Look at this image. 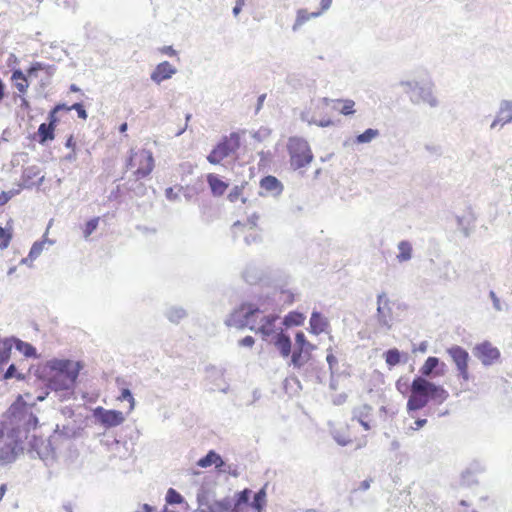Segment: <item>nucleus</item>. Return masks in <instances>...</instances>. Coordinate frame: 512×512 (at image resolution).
Masks as SVG:
<instances>
[{
    "label": "nucleus",
    "instance_id": "nucleus-1",
    "mask_svg": "<svg viewBox=\"0 0 512 512\" xmlns=\"http://www.w3.org/2000/svg\"><path fill=\"white\" fill-rule=\"evenodd\" d=\"M409 391L410 395L406 404L408 412L424 408L430 400L442 403L449 396L442 386L430 382L421 376L413 379Z\"/></svg>",
    "mask_w": 512,
    "mask_h": 512
},
{
    "label": "nucleus",
    "instance_id": "nucleus-2",
    "mask_svg": "<svg viewBox=\"0 0 512 512\" xmlns=\"http://www.w3.org/2000/svg\"><path fill=\"white\" fill-rule=\"evenodd\" d=\"M278 317L275 315H266L261 318L260 325L255 331L262 335L263 340L273 343L279 350L282 357L286 358L291 353V340L288 335L283 333V330L276 328V321Z\"/></svg>",
    "mask_w": 512,
    "mask_h": 512
},
{
    "label": "nucleus",
    "instance_id": "nucleus-3",
    "mask_svg": "<svg viewBox=\"0 0 512 512\" xmlns=\"http://www.w3.org/2000/svg\"><path fill=\"white\" fill-rule=\"evenodd\" d=\"M80 364L71 360H55L51 369L53 375L50 379L55 390H66L73 387L80 371Z\"/></svg>",
    "mask_w": 512,
    "mask_h": 512
},
{
    "label": "nucleus",
    "instance_id": "nucleus-4",
    "mask_svg": "<svg viewBox=\"0 0 512 512\" xmlns=\"http://www.w3.org/2000/svg\"><path fill=\"white\" fill-rule=\"evenodd\" d=\"M126 168L132 172L135 181L148 177L154 169L152 152L147 149H131Z\"/></svg>",
    "mask_w": 512,
    "mask_h": 512
},
{
    "label": "nucleus",
    "instance_id": "nucleus-5",
    "mask_svg": "<svg viewBox=\"0 0 512 512\" xmlns=\"http://www.w3.org/2000/svg\"><path fill=\"white\" fill-rule=\"evenodd\" d=\"M266 315L253 304H243L236 310L228 322V325H235L239 328L249 327L250 330L256 331L260 325L262 317Z\"/></svg>",
    "mask_w": 512,
    "mask_h": 512
},
{
    "label": "nucleus",
    "instance_id": "nucleus-6",
    "mask_svg": "<svg viewBox=\"0 0 512 512\" xmlns=\"http://www.w3.org/2000/svg\"><path fill=\"white\" fill-rule=\"evenodd\" d=\"M241 145V135L239 132H232L224 136L207 156L211 164H219L225 158L237 152Z\"/></svg>",
    "mask_w": 512,
    "mask_h": 512
},
{
    "label": "nucleus",
    "instance_id": "nucleus-7",
    "mask_svg": "<svg viewBox=\"0 0 512 512\" xmlns=\"http://www.w3.org/2000/svg\"><path fill=\"white\" fill-rule=\"evenodd\" d=\"M287 148L290 155V164L294 169L305 167L313 160L312 151L308 142L304 139L290 138Z\"/></svg>",
    "mask_w": 512,
    "mask_h": 512
},
{
    "label": "nucleus",
    "instance_id": "nucleus-8",
    "mask_svg": "<svg viewBox=\"0 0 512 512\" xmlns=\"http://www.w3.org/2000/svg\"><path fill=\"white\" fill-rule=\"evenodd\" d=\"M316 346L305 336L304 332L298 331L295 335V349L291 355V364L295 368H301L312 359V352Z\"/></svg>",
    "mask_w": 512,
    "mask_h": 512
},
{
    "label": "nucleus",
    "instance_id": "nucleus-9",
    "mask_svg": "<svg viewBox=\"0 0 512 512\" xmlns=\"http://www.w3.org/2000/svg\"><path fill=\"white\" fill-rule=\"evenodd\" d=\"M34 404V402L28 404L24 401L23 396L19 395L9 408L11 416L19 421H23L24 428L27 431L35 429L38 424L37 417L30 411Z\"/></svg>",
    "mask_w": 512,
    "mask_h": 512
},
{
    "label": "nucleus",
    "instance_id": "nucleus-10",
    "mask_svg": "<svg viewBox=\"0 0 512 512\" xmlns=\"http://www.w3.org/2000/svg\"><path fill=\"white\" fill-rule=\"evenodd\" d=\"M341 107V99H329L323 98L316 105V112L319 117L315 115V118L312 122L320 127H328L334 124L331 119V115L334 112H339V108Z\"/></svg>",
    "mask_w": 512,
    "mask_h": 512
},
{
    "label": "nucleus",
    "instance_id": "nucleus-11",
    "mask_svg": "<svg viewBox=\"0 0 512 512\" xmlns=\"http://www.w3.org/2000/svg\"><path fill=\"white\" fill-rule=\"evenodd\" d=\"M63 108H65L64 104L56 105L48 114V123L40 124L37 131L39 143L44 144L47 141H52L55 138V129L59 122L57 113Z\"/></svg>",
    "mask_w": 512,
    "mask_h": 512
},
{
    "label": "nucleus",
    "instance_id": "nucleus-12",
    "mask_svg": "<svg viewBox=\"0 0 512 512\" xmlns=\"http://www.w3.org/2000/svg\"><path fill=\"white\" fill-rule=\"evenodd\" d=\"M447 353L456 365L459 377L464 381H468L470 379L468 352L464 348L455 345L448 348Z\"/></svg>",
    "mask_w": 512,
    "mask_h": 512
},
{
    "label": "nucleus",
    "instance_id": "nucleus-13",
    "mask_svg": "<svg viewBox=\"0 0 512 512\" xmlns=\"http://www.w3.org/2000/svg\"><path fill=\"white\" fill-rule=\"evenodd\" d=\"M474 355L485 366H490L500 359V351L489 341H484L474 347Z\"/></svg>",
    "mask_w": 512,
    "mask_h": 512
},
{
    "label": "nucleus",
    "instance_id": "nucleus-14",
    "mask_svg": "<svg viewBox=\"0 0 512 512\" xmlns=\"http://www.w3.org/2000/svg\"><path fill=\"white\" fill-rule=\"evenodd\" d=\"M95 415L105 427H115L125 421L123 413L117 410H105L102 407H98L95 410Z\"/></svg>",
    "mask_w": 512,
    "mask_h": 512
},
{
    "label": "nucleus",
    "instance_id": "nucleus-15",
    "mask_svg": "<svg viewBox=\"0 0 512 512\" xmlns=\"http://www.w3.org/2000/svg\"><path fill=\"white\" fill-rule=\"evenodd\" d=\"M390 300L385 293L378 295L377 298V319L381 325L390 328L389 321L392 318V309Z\"/></svg>",
    "mask_w": 512,
    "mask_h": 512
},
{
    "label": "nucleus",
    "instance_id": "nucleus-16",
    "mask_svg": "<svg viewBox=\"0 0 512 512\" xmlns=\"http://www.w3.org/2000/svg\"><path fill=\"white\" fill-rule=\"evenodd\" d=\"M350 426H346L345 430L343 431H337L335 433V440L338 444L342 445V446H345V445H349V444H353L355 443V447L357 449L359 448H362L364 446H366L367 444V439L365 436H363L362 438H360L359 440H357L355 437H353L350 433Z\"/></svg>",
    "mask_w": 512,
    "mask_h": 512
},
{
    "label": "nucleus",
    "instance_id": "nucleus-17",
    "mask_svg": "<svg viewBox=\"0 0 512 512\" xmlns=\"http://www.w3.org/2000/svg\"><path fill=\"white\" fill-rule=\"evenodd\" d=\"M176 69L168 62L159 63L151 74V79L156 83H161L175 74Z\"/></svg>",
    "mask_w": 512,
    "mask_h": 512
},
{
    "label": "nucleus",
    "instance_id": "nucleus-18",
    "mask_svg": "<svg viewBox=\"0 0 512 512\" xmlns=\"http://www.w3.org/2000/svg\"><path fill=\"white\" fill-rule=\"evenodd\" d=\"M309 325L310 333L314 335H319L327 331V329L329 328V321L321 313L314 311L311 314Z\"/></svg>",
    "mask_w": 512,
    "mask_h": 512
},
{
    "label": "nucleus",
    "instance_id": "nucleus-19",
    "mask_svg": "<svg viewBox=\"0 0 512 512\" xmlns=\"http://www.w3.org/2000/svg\"><path fill=\"white\" fill-rule=\"evenodd\" d=\"M212 465H214L218 471H223L222 467L224 466V461L214 450H210L206 456L197 461V466L201 468H207Z\"/></svg>",
    "mask_w": 512,
    "mask_h": 512
},
{
    "label": "nucleus",
    "instance_id": "nucleus-20",
    "mask_svg": "<svg viewBox=\"0 0 512 512\" xmlns=\"http://www.w3.org/2000/svg\"><path fill=\"white\" fill-rule=\"evenodd\" d=\"M207 182L214 196H222L228 188V184L215 174H209Z\"/></svg>",
    "mask_w": 512,
    "mask_h": 512
},
{
    "label": "nucleus",
    "instance_id": "nucleus-21",
    "mask_svg": "<svg viewBox=\"0 0 512 512\" xmlns=\"http://www.w3.org/2000/svg\"><path fill=\"white\" fill-rule=\"evenodd\" d=\"M260 187L267 192H273L275 194H280L283 190L282 183L275 176H266L261 179Z\"/></svg>",
    "mask_w": 512,
    "mask_h": 512
},
{
    "label": "nucleus",
    "instance_id": "nucleus-22",
    "mask_svg": "<svg viewBox=\"0 0 512 512\" xmlns=\"http://www.w3.org/2000/svg\"><path fill=\"white\" fill-rule=\"evenodd\" d=\"M13 237V220L10 218L5 227L0 226V249L8 248Z\"/></svg>",
    "mask_w": 512,
    "mask_h": 512
},
{
    "label": "nucleus",
    "instance_id": "nucleus-23",
    "mask_svg": "<svg viewBox=\"0 0 512 512\" xmlns=\"http://www.w3.org/2000/svg\"><path fill=\"white\" fill-rule=\"evenodd\" d=\"M11 80L20 94H25L29 87L27 76L21 70L12 72Z\"/></svg>",
    "mask_w": 512,
    "mask_h": 512
},
{
    "label": "nucleus",
    "instance_id": "nucleus-24",
    "mask_svg": "<svg viewBox=\"0 0 512 512\" xmlns=\"http://www.w3.org/2000/svg\"><path fill=\"white\" fill-rule=\"evenodd\" d=\"M371 412V407L365 405L362 408L358 409L354 412V416L352 420H357L358 423L366 430H370L371 426L369 424V416Z\"/></svg>",
    "mask_w": 512,
    "mask_h": 512
},
{
    "label": "nucleus",
    "instance_id": "nucleus-25",
    "mask_svg": "<svg viewBox=\"0 0 512 512\" xmlns=\"http://www.w3.org/2000/svg\"><path fill=\"white\" fill-rule=\"evenodd\" d=\"M17 443L13 444H6L3 447L0 448V462L4 464H8L13 462L16 459L17 452H16Z\"/></svg>",
    "mask_w": 512,
    "mask_h": 512
},
{
    "label": "nucleus",
    "instance_id": "nucleus-26",
    "mask_svg": "<svg viewBox=\"0 0 512 512\" xmlns=\"http://www.w3.org/2000/svg\"><path fill=\"white\" fill-rule=\"evenodd\" d=\"M440 361L437 357H428L420 368L421 377H429L435 372Z\"/></svg>",
    "mask_w": 512,
    "mask_h": 512
},
{
    "label": "nucleus",
    "instance_id": "nucleus-27",
    "mask_svg": "<svg viewBox=\"0 0 512 512\" xmlns=\"http://www.w3.org/2000/svg\"><path fill=\"white\" fill-rule=\"evenodd\" d=\"M266 490L265 488L260 489L253 498V501L250 503V506L256 511V512H262L263 508L266 505Z\"/></svg>",
    "mask_w": 512,
    "mask_h": 512
},
{
    "label": "nucleus",
    "instance_id": "nucleus-28",
    "mask_svg": "<svg viewBox=\"0 0 512 512\" xmlns=\"http://www.w3.org/2000/svg\"><path fill=\"white\" fill-rule=\"evenodd\" d=\"M399 254L397 255V259L399 262H405L411 259L412 257V245L408 241H401L398 244Z\"/></svg>",
    "mask_w": 512,
    "mask_h": 512
},
{
    "label": "nucleus",
    "instance_id": "nucleus-29",
    "mask_svg": "<svg viewBox=\"0 0 512 512\" xmlns=\"http://www.w3.org/2000/svg\"><path fill=\"white\" fill-rule=\"evenodd\" d=\"M12 344L10 340L5 339L0 341V365L7 363L11 357Z\"/></svg>",
    "mask_w": 512,
    "mask_h": 512
},
{
    "label": "nucleus",
    "instance_id": "nucleus-30",
    "mask_svg": "<svg viewBox=\"0 0 512 512\" xmlns=\"http://www.w3.org/2000/svg\"><path fill=\"white\" fill-rule=\"evenodd\" d=\"M304 321L305 316L302 313L296 311L289 312L284 318V323L287 326H300L304 323Z\"/></svg>",
    "mask_w": 512,
    "mask_h": 512
},
{
    "label": "nucleus",
    "instance_id": "nucleus-31",
    "mask_svg": "<svg viewBox=\"0 0 512 512\" xmlns=\"http://www.w3.org/2000/svg\"><path fill=\"white\" fill-rule=\"evenodd\" d=\"M251 493L250 489L245 488L235 495V510H239L243 505L248 504Z\"/></svg>",
    "mask_w": 512,
    "mask_h": 512
},
{
    "label": "nucleus",
    "instance_id": "nucleus-32",
    "mask_svg": "<svg viewBox=\"0 0 512 512\" xmlns=\"http://www.w3.org/2000/svg\"><path fill=\"white\" fill-rule=\"evenodd\" d=\"M385 361L389 367L398 365L401 362V354L398 349H389L385 353Z\"/></svg>",
    "mask_w": 512,
    "mask_h": 512
},
{
    "label": "nucleus",
    "instance_id": "nucleus-33",
    "mask_svg": "<svg viewBox=\"0 0 512 512\" xmlns=\"http://www.w3.org/2000/svg\"><path fill=\"white\" fill-rule=\"evenodd\" d=\"M99 221V217H94L85 223L82 228L84 238L87 239L97 229Z\"/></svg>",
    "mask_w": 512,
    "mask_h": 512
},
{
    "label": "nucleus",
    "instance_id": "nucleus-34",
    "mask_svg": "<svg viewBox=\"0 0 512 512\" xmlns=\"http://www.w3.org/2000/svg\"><path fill=\"white\" fill-rule=\"evenodd\" d=\"M355 102L351 99H341V107L339 113L345 116L355 113Z\"/></svg>",
    "mask_w": 512,
    "mask_h": 512
},
{
    "label": "nucleus",
    "instance_id": "nucleus-35",
    "mask_svg": "<svg viewBox=\"0 0 512 512\" xmlns=\"http://www.w3.org/2000/svg\"><path fill=\"white\" fill-rule=\"evenodd\" d=\"M16 348L26 357H31L35 355V348L29 343L17 340Z\"/></svg>",
    "mask_w": 512,
    "mask_h": 512
},
{
    "label": "nucleus",
    "instance_id": "nucleus-36",
    "mask_svg": "<svg viewBox=\"0 0 512 512\" xmlns=\"http://www.w3.org/2000/svg\"><path fill=\"white\" fill-rule=\"evenodd\" d=\"M318 15H319V13H311V14H309L305 10H299L298 14H297V19H296V22H295V25H294V29H296L298 26H301L304 22L309 20L311 17H316Z\"/></svg>",
    "mask_w": 512,
    "mask_h": 512
},
{
    "label": "nucleus",
    "instance_id": "nucleus-37",
    "mask_svg": "<svg viewBox=\"0 0 512 512\" xmlns=\"http://www.w3.org/2000/svg\"><path fill=\"white\" fill-rule=\"evenodd\" d=\"M378 135V131L374 129H367L365 132L357 136L358 143H368Z\"/></svg>",
    "mask_w": 512,
    "mask_h": 512
},
{
    "label": "nucleus",
    "instance_id": "nucleus-38",
    "mask_svg": "<svg viewBox=\"0 0 512 512\" xmlns=\"http://www.w3.org/2000/svg\"><path fill=\"white\" fill-rule=\"evenodd\" d=\"M166 501L170 504H180L183 497L173 488H170L166 494Z\"/></svg>",
    "mask_w": 512,
    "mask_h": 512
},
{
    "label": "nucleus",
    "instance_id": "nucleus-39",
    "mask_svg": "<svg viewBox=\"0 0 512 512\" xmlns=\"http://www.w3.org/2000/svg\"><path fill=\"white\" fill-rule=\"evenodd\" d=\"M117 400H119V401L128 400L129 401V411H132L134 409L135 400H134V397L132 396L129 389H127V388L122 389L121 394L118 396Z\"/></svg>",
    "mask_w": 512,
    "mask_h": 512
},
{
    "label": "nucleus",
    "instance_id": "nucleus-40",
    "mask_svg": "<svg viewBox=\"0 0 512 512\" xmlns=\"http://www.w3.org/2000/svg\"><path fill=\"white\" fill-rule=\"evenodd\" d=\"M62 110H75L78 114V117L83 119V120H86L88 115H87V112L86 110L84 109V106L81 104V103H75L73 104L72 106L70 107H67L65 106V108H63Z\"/></svg>",
    "mask_w": 512,
    "mask_h": 512
},
{
    "label": "nucleus",
    "instance_id": "nucleus-41",
    "mask_svg": "<svg viewBox=\"0 0 512 512\" xmlns=\"http://www.w3.org/2000/svg\"><path fill=\"white\" fill-rule=\"evenodd\" d=\"M244 186H235L228 194V199L231 202H236L243 195Z\"/></svg>",
    "mask_w": 512,
    "mask_h": 512
},
{
    "label": "nucleus",
    "instance_id": "nucleus-42",
    "mask_svg": "<svg viewBox=\"0 0 512 512\" xmlns=\"http://www.w3.org/2000/svg\"><path fill=\"white\" fill-rule=\"evenodd\" d=\"M12 377H16L19 380L24 379V375L21 373H16V367L14 364H11L4 374V379H10Z\"/></svg>",
    "mask_w": 512,
    "mask_h": 512
},
{
    "label": "nucleus",
    "instance_id": "nucleus-43",
    "mask_svg": "<svg viewBox=\"0 0 512 512\" xmlns=\"http://www.w3.org/2000/svg\"><path fill=\"white\" fill-rule=\"evenodd\" d=\"M65 146L67 148L71 149V151H72V154L69 155V158H75V156H76V141H75L73 135H70L67 138Z\"/></svg>",
    "mask_w": 512,
    "mask_h": 512
},
{
    "label": "nucleus",
    "instance_id": "nucleus-44",
    "mask_svg": "<svg viewBox=\"0 0 512 512\" xmlns=\"http://www.w3.org/2000/svg\"><path fill=\"white\" fill-rule=\"evenodd\" d=\"M396 388L397 390L402 393V394H405L407 391H408V384L406 381H403L402 378H400L397 382H396Z\"/></svg>",
    "mask_w": 512,
    "mask_h": 512
},
{
    "label": "nucleus",
    "instance_id": "nucleus-45",
    "mask_svg": "<svg viewBox=\"0 0 512 512\" xmlns=\"http://www.w3.org/2000/svg\"><path fill=\"white\" fill-rule=\"evenodd\" d=\"M41 251H42V244L35 243L30 250L29 256L31 258H35L41 253Z\"/></svg>",
    "mask_w": 512,
    "mask_h": 512
},
{
    "label": "nucleus",
    "instance_id": "nucleus-46",
    "mask_svg": "<svg viewBox=\"0 0 512 512\" xmlns=\"http://www.w3.org/2000/svg\"><path fill=\"white\" fill-rule=\"evenodd\" d=\"M255 343V340L252 336H246L240 340L239 344L244 347H252Z\"/></svg>",
    "mask_w": 512,
    "mask_h": 512
},
{
    "label": "nucleus",
    "instance_id": "nucleus-47",
    "mask_svg": "<svg viewBox=\"0 0 512 512\" xmlns=\"http://www.w3.org/2000/svg\"><path fill=\"white\" fill-rule=\"evenodd\" d=\"M160 52L162 54H166L168 56H176V50L172 46H163L160 48Z\"/></svg>",
    "mask_w": 512,
    "mask_h": 512
},
{
    "label": "nucleus",
    "instance_id": "nucleus-48",
    "mask_svg": "<svg viewBox=\"0 0 512 512\" xmlns=\"http://www.w3.org/2000/svg\"><path fill=\"white\" fill-rule=\"evenodd\" d=\"M326 360L330 366V368H332L334 365L337 364V359L336 357L334 356V354L332 353V350L331 349H328V353H327V357H326Z\"/></svg>",
    "mask_w": 512,
    "mask_h": 512
},
{
    "label": "nucleus",
    "instance_id": "nucleus-49",
    "mask_svg": "<svg viewBox=\"0 0 512 512\" xmlns=\"http://www.w3.org/2000/svg\"><path fill=\"white\" fill-rule=\"evenodd\" d=\"M11 199V194L9 192H1L0 193V206L5 205Z\"/></svg>",
    "mask_w": 512,
    "mask_h": 512
},
{
    "label": "nucleus",
    "instance_id": "nucleus-50",
    "mask_svg": "<svg viewBox=\"0 0 512 512\" xmlns=\"http://www.w3.org/2000/svg\"><path fill=\"white\" fill-rule=\"evenodd\" d=\"M42 69V64L39 62L34 63L28 70L27 73L29 76L33 75L36 71Z\"/></svg>",
    "mask_w": 512,
    "mask_h": 512
},
{
    "label": "nucleus",
    "instance_id": "nucleus-51",
    "mask_svg": "<svg viewBox=\"0 0 512 512\" xmlns=\"http://www.w3.org/2000/svg\"><path fill=\"white\" fill-rule=\"evenodd\" d=\"M427 423V420L426 419H418L415 421V426L411 427L412 430H418L420 428H422L423 426H425Z\"/></svg>",
    "mask_w": 512,
    "mask_h": 512
},
{
    "label": "nucleus",
    "instance_id": "nucleus-52",
    "mask_svg": "<svg viewBox=\"0 0 512 512\" xmlns=\"http://www.w3.org/2000/svg\"><path fill=\"white\" fill-rule=\"evenodd\" d=\"M4 97H5V84L0 79V102L4 99Z\"/></svg>",
    "mask_w": 512,
    "mask_h": 512
},
{
    "label": "nucleus",
    "instance_id": "nucleus-53",
    "mask_svg": "<svg viewBox=\"0 0 512 512\" xmlns=\"http://www.w3.org/2000/svg\"><path fill=\"white\" fill-rule=\"evenodd\" d=\"M153 509L151 506H149L148 504H143L140 509L136 512H152Z\"/></svg>",
    "mask_w": 512,
    "mask_h": 512
},
{
    "label": "nucleus",
    "instance_id": "nucleus-54",
    "mask_svg": "<svg viewBox=\"0 0 512 512\" xmlns=\"http://www.w3.org/2000/svg\"><path fill=\"white\" fill-rule=\"evenodd\" d=\"M6 484H2L0 486V501L2 500L3 496L5 495V492H6Z\"/></svg>",
    "mask_w": 512,
    "mask_h": 512
},
{
    "label": "nucleus",
    "instance_id": "nucleus-55",
    "mask_svg": "<svg viewBox=\"0 0 512 512\" xmlns=\"http://www.w3.org/2000/svg\"><path fill=\"white\" fill-rule=\"evenodd\" d=\"M242 8H243L242 6L235 5L234 8H233L234 16H237L241 12Z\"/></svg>",
    "mask_w": 512,
    "mask_h": 512
},
{
    "label": "nucleus",
    "instance_id": "nucleus-56",
    "mask_svg": "<svg viewBox=\"0 0 512 512\" xmlns=\"http://www.w3.org/2000/svg\"><path fill=\"white\" fill-rule=\"evenodd\" d=\"M127 128H128L127 123H123V124H121V125H120V127H119V132H120V133H124V132H126V131H127Z\"/></svg>",
    "mask_w": 512,
    "mask_h": 512
},
{
    "label": "nucleus",
    "instance_id": "nucleus-57",
    "mask_svg": "<svg viewBox=\"0 0 512 512\" xmlns=\"http://www.w3.org/2000/svg\"><path fill=\"white\" fill-rule=\"evenodd\" d=\"M4 430H5V424L2 422L0 423V439L4 436Z\"/></svg>",
    "mask_w": 512,
    "mask_h": 512
},
{
    "label": "nucleus",
    "instance_id": "nucleus-58",
    "mask_svg": "<svg viewBox=\"0 0 512 512\" xmlns=\"http://www.w3.org/2000/svg\"><path fill=\"white\" fill-rule=\"evenodd\" d=\"M264 99H265V95L264 94L259 96V98H258L259 107L263 104Z\"/></svg>",
    "mask_w": 512,
    "mask_h": 512
},
{
    "label": "nucleus",
    "instance_id": "nucleus-59",
    "mask_svg": "<svg viewBox=\"0 0 512 512\" xmlns=\"http://www.w3.org/2000/svg\"><path fill=\"white\" fill-rule=\"evenodd\" d=\"M245 2H246V0H236V5L243 7L245 5Z\"/></svg>",
    "mask_w": 512,
    "mask_h": 512
},
{
    "label": "nucleus",
    "instance_id": "nucleus-60",
    "mask_svg": "<svg viewBox=\"0 0 512 512\" xmlns=\"http://www.w3.org/2000/svg\"><path fill=\"white\" fill-rule=\"evenodd\" d=\"M70 90L73 91V92H77V91H79V88L76 85L72 84L70 86Z\"/></svg>",
    "mask_w": 512,
    "mask_h": 512
},
{
    "label": "nucleus",
    "instance_id": "nucleus-61",
    "mask_svg": "<svg viewBox=\"0 0 512 512\" xmlns=\"http://www.w3.org/2000/svg\"><path fill=\"white\" fill-rule=\"evenodd\" d=\"M508 112H510V110H509ZM510 120H512V115H511V113H509V115L507 116V121H510Z\"/></svg>",
    "mask_w": 512,
    "mask_h": 512
},
{
    "label": "nucleus",
    "instance_id": "nucleus-62",
    "mask_svg": "<svg viewBox=\"0 0 512 512\" xmlns=\"http://www.w3.org/2000/svg\"><path fill=\"white\" fill-rule=\"evenodd\" d=\"M497 122H498V121H497V120H495V121L492 123V127L496 126Z\"/></svg>",
    "mask_w": 512,
    "mask_h": 512
}]
</instances>
